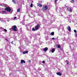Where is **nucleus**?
I'll return each mask as SVG.
<instances>
[{
    "mask_svg": "<svg viewBox=\"0 0 77 77\" xmlns=\"http://www.w3.org/2000/svg\"><path fill=\"white\" fill-rule=\"evenodd\" d=\"M67 10L68 11H69V12H71L72 11V9H71V8L70 7H68L67 8Z\"/></svg>",
    "mask_w": 77,
    "mask_h": 77,
    "instance_id": "nucleus-9",
    "label": "nucleus"
},
{
    "mask_svg": "<svg viewBox=\"0 0 77 77\" xmlns=\"http://www.w3.org/2000/svg\"><path fill=\"white\" fill-rule=\"evenodd\" d=\"M2 57H4V58L6 60H9V59L7 57V56L6 55H5L4 54H3L2 55Z\"/></svg>",
    "mask_w": 77,
    "mask_h": 77,
    "instance_id": "nucleus-4",
    "label": "nucleus"
},
{
    "mask_svg": "<svg viewBox=\"0 0 77 77\" xmlns=\"http://www.w3.org/2000/svg\"><path fill=\"white\" fill-rule=\"evenodd\" d=\"M5 1H6V0H5Z\"/></svg>",
    "mask_w": 77,
    "mask_h": 77,
    "instance_id": "nucleus-53",
    "label": "nucleus"
},
{
    "mask_svg": "<svg viewBox=\"0 0 77 77\" xmlns=\"http://www.w3.org/2000/svg\"><path fill=\"white\" fill-rule=\"evenodd\" d=\"M16 18H17V17H15L14 18V19H16Z\"/></svg>",
    "mask_w": 77,
    "mask_h": 77,
    "instance_id": "nucleus-40",
    "label": "nucleus"
},
{
    "mask_svg": "<svg viewBox=\"0 0 77 77\" xmlns=\"http://www.w3.org/2000/svg\"><path fill=\"white\" fill-rule=\"evenodd\" d=\"M17 12H20V8H18L17 9Z\"/></svg>",
    "mask_w": 77,
    "mask_h": 77,
    "instance_id": "nucleus-22",
    "label": "nucleus"
},
{
    "mask_svg": "<svg viewBox=\"0 0 77 77\" xmlns=\"http://www.w3.org/2000/svg\"><path fill=\"white\" fill-rule=\"evenodd\" d=\"M51 35H52V36H53L54 35V32H52L51 33Z\"/></svg>",
    "mask_w": 77,
    "mask_h": 77,
    "instance_id": "nucleus-21",
    "label": "nucleus"
},
{
    "mask_svg": "<svg viewBox=\"0 0 77 77\" xmlns=\"http://www.w3.org/2000/svg\"><path fill=\"white\" fill-rule=\"evenodd\" d=\"M57 0H55V1H54V2L55 3H57Z\"/></svg>",
    "mask_w": 77,
    "mask_h": 77,
    "instance_id": "nucleus-33",
    "label": "nucleus"
},
{
    "mask_svg": "<svg viewBox=\"0 0 77 77\" xmlns=\"http://www.w3.org/2000/svg\"><path fill=\"white\" fill-rule=\"evenodd\" d=\"M0 41H1V40L0 39Z\"/></svg>",
    "mask_w": 77,
    "mask_h": 77,
    "instance_id": "nucleus-51",
    "label": "nucleus"
},
{
    "mask_svg": "<svg viewBox=\"0 0 77 77\" xmlns=\"http://www.w3.org/2000/svg\"><path fill=\"white\" fill-rule=\"evenodd\" d=\"M23 25H24V23H23Z\"/></svg>",
    "mask_w": 77,
    "mask_h": 77,
    "instance_id": "nucleus-44",
    "label": "nucleus"
},
{
    "mask_svg": "<svg viewBox=\"0 0 77 77\" xmlns=\"http://www.w3.org/2000/svg\"><path fill=\"white\" fill-rule=\"evenodd\" d=\"M0 29H3V28L2 27H0Z\"/></svg>",
    "mask_w": 77,
    "mask_h": 77,
    "instance_id": "nucleus-39",
    "label": "nucleus"
},
{
    "mask_svg": "<svg viewBox=\"0 0 77 77\" xmlns=\"http://www.w3.org/2000/svg\"><path fill=\"white\" fill-rule=\"evenodd\" d=\"M29 53L28 51H26L23 52V54H26V53Z\"/></svg>",
    "mask_w": 77,
    "mask_h": 77,
    "instance_id": "nucleus-16",
    "label": "nucleus"
},
{
    "mask_svg": "<svg viewBox=\"0 0 77 77\" xmlns=\"http://www.w3.org/2000/svg\"><path fill=\"white\" fill-rule=\"evenodd\" d=\"M67 29L69 31V32H71V27L69 26H68L67 27Z\"/></svg>",
    "mask_w": 77,
    "mask_h": 77,
    "instance_id": "nucleus-10",
    "label": "nucleus"
},
{
    "mask_svg": "<svg viewBox=\"0 0 77 77\" xmlns=\"http://www.w3.org/2000/svg\"><path fill=\"white\" fill-rule=\"evenodd\" d=\"M17 26L15 25H14L13 26V27L12 28V29L13 30V31H14L15 32H17Z\"/></svg>",
    "mask_w": 77,
    "mask_h": 77,
    "instance_id": "nucleus-3",
    "label": "nucleus"
},
{
    "mask_svg": "<svg viewBox=\"0 0 77 77\" xmlns=\"http://www.w3.org/2000/svg\"><path fill=\"white\" fill-rule=\"evenodd\" d=\"M69 23H71V21H69Z\"/></svg>",
    "mask_w": 77,
    "mask_h": 77,
    "instance_id": "nucleus-42",
    "label": "nucleus"
},
{
    "mask_svg": "<svg viewBox=\"0 0 77 77\" xmlns=\"http://www.w3.org/2000/svg\"><path fill=\"white\" fill-rule=\"evenodd\" d=\"M76 46V47H77V45H76V46Z\"/></svg>",
    "mask_w": 77,
    "mask_h": 77,
    "instance_id": "nucleus-50",
    "label": "nucleus"
},
{
    "mask_svg": "<svg viewBox=\"0 0 77 77\" xmlns=\"http://www.w3.org/2000/svg\"><path fill=\"white\" fill-rule=\"evenodd\" d=\"M38 36H40V34H38Z\"/></svg>",
    "mask_w": 77,
    "mask_h": 77,
    "instance_id": "nucleus-45",
    "label": "nucleus"
},
{
    "mask_svg": "<svg viewBox=\"0 0 77 77\" xmlns=\"http://www.w3.org/2000/svg\"><path fill=\"white\" fill-rule=\"evenodd\" d=\"M20 53H23V51H21V50H20Z\"/></svg>",
    "mask_w": 77,
    "mask_h": 77,
    "instance_id": "nucleus-37",
    "label": "nucleus"
},
{
    "mask_svg": "<svg viewBox=\"0 0 77 77\" xmlns=\"http://www.w3.org/2000/svg\"><path fill=\"white\" fill-rule=\"evenodd\" d=\"M48 50V48L47 47H46L43 48V51H45H45H47Z\"/></svg>",
    "mask_w": 77,
    "mask_h": 77,
    "instance_id": "nucleus-11",
    "label": "nucleus"
},
{
    "mask_svg": "<svg viewBox=\"0 0 77 77\" xmlns=\"http://www.w3.org/2000/svg\"><path fill=\"white\" fill-rule=\"evenodd\" d=\"M58 30H60V28H58Z\"/></svg>",
    "mask_w": 77,
    "mask_h": 77,
    "instance_id": "nucleus-41",
    "label": "nucleus"
},
{
    "mask_svg": "<svg viewBox=\"0 0 77 77\" xmlns=\"http://www.w3.org/2000/svg\"><path fill=\"white\" fill-rule=\"evenodd\" d=\"M5 11H7V12H11V9L9 7H7L5 8Z\"/></svg>",
    "mask_w": 77,
    "mask_h": 77,
    "instance_id": "nucleus-6",
    "label": "nucleus"
},
{
    "mask_svg": "<svg viewBox=\"0 0 77 77\" xmlns=\"http://www.w3.org/2000/svg\"><path fill=\"white\" fill-rule=\"evenodd\" d=\"M30 7H31V8H32V7H33V4H31Z\"/></svg>",
    "mask_w": 77,
    "mask_h": 77,
    "instance_id": "nucleus-30",
    "label": "nucleus"
},
{
    "mask_svg": "<svg viewBox=\"0 0 77 77\" xmlns=\"http://www.w3.org/2000/svg\"><path fill=\"white\" fill-rule=\"evenodd\" d=\"M52 39H53V40H54V39H55V38H52Z\"/></svg>",
    "mask_w": 77,
    "mask_h": 77,
    "instance_id": "nucleus-36",
    "label": "nucleus"
},
{
    "mask_svg": "<svg viewBox=\"0 0 77 77\" xmlns=\"http://www.w3.org/2000/svg\"><path fill=\"white\" fill-rule=\"evenodd\" d=\"M44 21L45 22V23H46V21Z\"/></svg>",
    "mask_w": 77,
    "mask_h": 77,
    "instance_id": "nucleus-43",
    "label": "nucleus"
},
{
    "mask_svg": "<svg viewBox=\"0 0 77 77\" xmlns=\"http://www.w3.org/2000/svg\"><path fill=\"white\" fill-rule=\"evenodd\" d=\"M39 28H40V25L38 24L36 26H35V28H33L32 30V31H36V30H38Z\"/></svg>",
    "mask_w": 77,
    "mask_h": 77,
    "instance_id": "nucleus-1",
    "label": "nucleus"
},
{
    "mask_svg": "<svg viewBox=\"0 0 77 77\" xmlns=\"http://www.w3.org/2000/svg\"><path fill=\"white\" fill-rule=\"evenodd\" d=\"M18 48L20 49V51H21V48L20 47H18Z\"/></svg>",
    "mask_w": 77,
    "mask_h": 77,
    "instance_id": "nucleus-26",
    "label": "nucleus"
},
{
    "mask_svg": "<svg viewBox=\"0 0 77 77\" xmlns=\"http://www.w3.org/2000/svg\"><path fill=\"white\" fill-rule=\"evenodd\" d=\"M8 46H6L5 47V49H6V50H8Z\"/></svg>",
    "mask_w": 77,
    "mask_h": 77,
    "instance_id": "nucleus-29",
    "label": "nucleus"
},
{
    "mask_svg": "<svg viewBox=\"0 0 77 77\" xmlns=\"http://www.w3.org/2000/svg\"><path fill=\"white\" fill-rule=\"evenodd\" d=\"M5 5V7L6 6V5Z\"/></svg>",
    "mask_w": 77,
    "mask_h": 77,
    "instance_id": "nucleus-47",
    "label": "nucleus"
},
{
    "mask_svg": "<svg viewBox=\"0 0 77 77\" xmlns=\"http://www.w3.org/2000/svg\"><path fill=\"white\" fill-rule=\"evenodd\" d=\"M11 43L12 44H14V45H16V44L15 43H14V42H12Z\"/></svg>",
    "mask_w": 77,
    "mask_h": 77,
    "instance_id": "nucleus-23",
    "label": "nucleus"
},
{
    "mask_svg": "<svg viewBox=\"0 0 77 77\" xmlns=\"http://www.w3.org/2000/svg\"><path fill=\"white\" fill-rule=\"evenodd\" d=\"M0 13L2 14H5L6 12L5 11H0Z\"/></svg>",
    "mask_w": 77,
    "mask_h": 77,
    "instance_id": "nucleus-14",
    "label": "nucleus"
},
{
    "mask_svg": "<svg viewBox=\"0 0 77 77\" xmlns=\"http://www.w3.org/2000/svg\"><path fill=\"white\" fill-rule=\"evenodd\" d=\"M66 62H67V65H68V64H69V63L68 62V60H66Z\"/></svg>",
    "mask_w": 77,
    "mask_h": 77,
    "instance_id": "nucleus-25",
    "label": "nucleus"
},
{
    "mask_svg": "<svg viewBox=\"0 0 77 77\" xmlns=\"http://www.w3.org/2000/svg\"><path fill=\"white\" fill-rule=\"evenodd\" d=\"M21 63H25L26 61L23 60H21Z\"/></svg>",
    "mask_w": 77,
    "mask_h": 77,
    "instance_id": "nucleus-12",
    "label": "nucleus"
},
{
    "mask_svg": "<svg viewBox=\"0 0 77 77\" xmlns=\"http://www.w3.org/2000/svg\"><path fill=\"white\" fill-rule=\"evenodd\" d=\"M57 47L58 48H60V49H61V48H60V45H57Z\"/></svg>",
    "mask_w": 77,
    "mask_h": 77,
    "instance_id": "nucleus-17",
    "label": "nucleus"
},
{
    "mask_svg": "<svg viewBox=\"0 0 77 77\" xmlns=\"http://www.w3.org/2000/svg\"><path fill=\"white\" fill-rule=\"evenodd\" d=\"M56 74L58 75H59L60 76H61L62 75V73L60 72H58L56 73Z\"/></svg>",
    "mask_w": 77,
    "mask_h": 77,
    "instance_id": "nucleus-13",
    "label": "nucleus"
},
{
    "mask_svg": "<svg viewBox=\"0 0 77 77\" xmlns=\"http://www.w3.org/2000/svg\"><path fill=\"white\" fill-rule=\"evenodd\" d=\"M65 18L66 19H68V18H69V17H65Z\"/></svg>",
    "mask_w": 77,
    "mask_h": 77,
    "instance_id": "nucleus-27",
    "label": "nucleus"
},
{
    "mask_svg": "<svg viewBox=\"0 0 77 77\" xmlns=\"http://www.w3.org/2000/svg\"><path fill=\"white\" fill-rule=\"evenodd\" d=\"M12 2L13 3H14V4H16V2L15 1V0H12Z\"/></svg>",
    "mask_w": 77,
    "mask_h": 77,
    "instance_id": "nucleus-20",
    "label": "nucleus"
},
{
    "mask_svg": "<svg viewBox=\"0 0 77 77\" xmlns=\"http://www.w3.org/2000/svg\"><path fill=\"white\" fill-rule=\"evenodd\" d=\"M42 63H45V62L44 61H43L42 62H41Z\"/></svg>",
    "mask_w": 77,
    "mask_h": 77,
    "instance_id": "nucleus-28",
    "label": "nucleus"
},
{
    "mask_svg": "<svg viewBox=\"0 0 77 77\" xmlns=\"http://www.w3.org/2000/svg\"><path fill=\"white\" fill-rule=\"evenodd\" d=\"M37 5L38 6H39V7H40V8H41V7L42 6V5L39 3H37Z\"/></svg>",
    "mask_w": 77,
    "mask_h": 77,
    "instance_id": "nucleus-15",
    "label": "nucleus"
},
{
    "mask_svg": "<svg viewBox=\"0 0 77 77\" xmlns=\"http://www.w3.org/2000/svg\"><path fill=\"white\" fill-rule=\"evenodd\" d=\"M55 40H58V37H57L55 39Z\"/></svg>",
    "mask_w": 77,
    "mask_h": 77,
    "instance_id": "nucleus-34",
    "label": "nucleus"
},
{
    "mask_svg": "<svg viewBox=\"0 0 77 77\" xmlns=\"http://www.w3.org/2000/svg\"><path fill=\"white\" fill-rule=\"evenodd\" d=\"M48 9V7L47 5L43 6L42 8V9L44 10V11H46Z\"/></svg>",
    "mask_w": 77,
    "mask_h": 77,
    "instance_id": "nucleus-5",
    "label": "nucleus"
},
{
    "mask_svg": "<svg viewBox=\"0 0 77 77\" xmlns=\"http://www.w3.org/2000/svg\"><path fill=\"white\" fill-rule=\"evenodd\" d=\"M28 16H29V17H30V15H28Z\"/></svg>",
    "mask_w": 77,
    "mask_h": 77,
    "instance_id": "nucleus-46",
    "label": "nucleus"
},
{
    "mask_svg": "<svg viewBox=\"0 0 77 77\" xmlns=\"http://www.w3.org/2000/svg\"><path fill=\"white\" fill-rule=\"evenodd\" d=\"M2 77H4V76H5V75H4V74H2Z\"/></svg>",
    "mask_w": 77,
    "mask_h": 77,
    "instance_id": "nucleus-35",
    "label": "nucleus"
},
{
    "mask_svg": "<svg viewBox=\"0 0 77 77\" xmlns=\"http://www.w3.org/2000/svg\"><path fill=\"white\" fill-rule=\"evenodd\" d=\"M62 30H63V28H62Z\"/></svg>",
    "mask_w": 77,
    "mask_h": 77,
    "instance_id": "nucleus-49",
    "label": "nucleus"
},
{
    "mask_svg": "<svg viewBox=\"0 0 77 77\" xmlns=\"http://www.w3.org/2000/svg\"><path fill=\"white\" fill-rule=\"evenodd\" d=\"M72 1H73V2H74V0H72Z\"/></svg>",
    "mask_w": 77,
    "mask_h": 77,
    "instance_id": "nucleus-48",
    "label": "nucleus"
},
{
    "mask_svg": "<svg viewBox=\"0 0 77 77\" xmlns=\"http://www.w3.org/2000/svg\"><path fill=\"white\" fill-rule=\"evenodd\" d=\"M62 39L63 41H65V38H63Z\"/></svg>",
    "mask_w": 77,
    "mask_h": 77,
    "instance_id": "nucleus-31",
    "label": "nucleus"
},
{
    "mask_svg": "<svg viewBox=\"0 0 77 77\" xmlns=\"http://www.w3.org/2000/svg\"><path fill=\"white\" fill-rule=\"evenodd\" d=\"M3 50V49H0V51H2Z\"/></svg>",
    "mask_w": 77,
    "mask_h": 77,
    "instance_id": "nucleus-38",
    "label": "nucleus"
},
{
    "mask_svg": "<svg viewBox=\"0 0 77 77\" xmlns=\"http://www.w3.org/2000/svg\"><path fill=\"white\" fill-rule=\"evenodd\" d=\"M25 17H26V15H24L23 17V20H25Z\"/></svg>",
    "mask_w": 77,
    "mask_h": 77,
    "instance_id": "nucleus-24",
    "label": "nucleus"
},
{
    "mask_svg": "<svg viewBox=\"0 0 77 77\" xmlns=\"http://www.w3.org/2000/svg\"><path fill=\"white\" fill-rule=\"evenodd\" d=\"M3 32H7V30H6V29H4V28H3Z\"/></svg>",
    "mask_w": 77,
    "mask_h": 77,
    "instance_id": "nucleus-19",
    "label": "nucleus"
},
{
    "mask_svg": "<svg viewBox=\"0 0 77 77\" xmlns=\"http://www.w3.org/2000/svg\"><path fill=\"white\" fill-rule=\"evenodd\" d=\"M69 47L71 49H73L74 48V47H73V46L74 45H72V43H69Z\"/></svg>",
    "mask_w": 77,
    "mask_h": 77,
    "instance_id": "nucleus-8",
    "label": "nucleus"
},
{
    "mask_svg": "<svg viewBox=\"0 0 77 77\" xmlns=\"http://www.w3.org/2000/svg\"><path fill=\"white\" fill-rule=\"evenodd\" d=\"M11 14H12V13H11Z\"/></svg>",
    "mask_w": 77,
    "mask_h": 77,
    "instance_id": "nucleus-52",
    "label": "nucleus"
},
{
    "mask_svg": "<svg viewBox=\"0 0 77 77\" xmlns=\"http://www.w3.org/2000/svg\"><path fill=\"white\" fill-rule=\"evenodd\" d=\"M55 51V49L53 48L51 51V52H52V53H53Z\"/></svg>",
    "mask_w": 77,
    "mask_h": 77,
    "instance_id": "nucleus-18",
    "label": "nucleus"
},
{
    "mask_svg": "<svg viewBox=\"0 0 77 77\" xmlns=\"http://www.w3.org/2000/svg\"><path fill=\"white\" fill-rule=\"evenodd\" d=\"M25 26L28 31H31V26L30 24H28L25 25Z\"/></svg>",
    "mask_w": 77,
    "mask_h": 77,
    "instance_id": "nucleus-2",
    "label": "nucleus"
},
{
    "mask_svg": "<svg viewBox=\"0 0 77 77\" xmlns=\"http://www.w3.org/2000/svg\"><path fill=\"white\" fill-rule=\"evenodd\" d=\"M6 20V18H0V21H1V22L2 23H6V20Z\"/></svg>",
    "mask_w": 77,
    "mask_h": 77,
    "instance_id": "nucleus-7",
    "label": "nucleus"
},
{
    "mask_svg": "<svg viewBox=\"0 0 77 77\" xmlns=\"http://www.w3.org/2000/svg\"><path fill=\"white\" fill-rule=\"evenodd\" d=\"M74 31L75 33H77V31L76 30L74 29Z\"/></svg>",
    "mask_w": 77,
    "mask_h": 77,
    "instance_id": "nucleus-32",
    "label": "nucleus"
}]
</instances>
